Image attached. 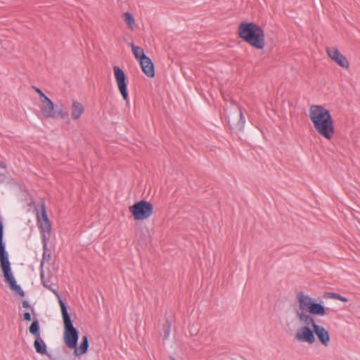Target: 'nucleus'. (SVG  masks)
Returning a JSON list of instances; mask_svg holds the SVG:
<instances>
[{"mask_svg": "<svg viewBox=\"0 0 360 360\" xmlns=\"http://www.w3.org/2000/svg\"><path fill=\"white\" fill-rule=\"evenodd\" d=\"M297 306L294 308L295 316L299 322L304 326L299 328L295 335V338L300 342L313 345L316 342L312 323L304 321V316L313 315L323 316L327 314L326 309L320 303L315 302L314 299L303 291L296 292Z\"/></svg>", "mask_w": 360, "mask_h": 360, "instance_id": "f257e3e1", "label": "nucleus"}, {"mask_svg": "<svg viewBox=\"0 0 360 360\" xmlns=\"http://www.w3.org/2000/svg\"><path fill=\"white\" fill-rule=\"evenodd\" d=\"M0 167H1V168H4V169H5V168L6 167V163H5V162H0Z\"/></svg>", "mask_w": 360, "mask_h": 360, "instance_id": "cd10ccee", "label": "nucleus"}, {"mask_svg": "<svg viewBox=\"0 0 360 360\" xmlns=\"http://www.w3.org/2000/svg\"><path fill=\"white\" fill-rule=\"evenodd\" d=\"M171 359H172V360H175V359H174V358H173V357H171Z\"/></svg>", "mask_w": 360, "mask_h": 360, "instance_id": "c756f323", "label": "nucleus"}, {"mask_svg": "<svg viewBox=\"0 0 360 360\" xmlns=\"http://www.w3.org/2000/svg\"><path fill=\"white\" fill-rule=\"evenodd\" d=\"M34 346L37 353L41 354H47L46 345L41 338V336L35 338Z\"/></svg>", "mask_w": 360, "mask_h": 360, "instance_id": "2eb2a0df", "label": "nucleus"}, {"mask_svg": "<svg viewBox=\"0 0 360 360\" xmlns=\"http://www.w3.org/2000/svg\"><path fill=\"white\" fill-rule=\"evenodd\" d=\"M113 72L117 88L123 99L126 101H128L126 75L120 67L116 65L113 67Z\"/></svg>", "mask_w": 360, "mask_h": 360, "instance_id": "9d476101", "label": "nucleus"}, {"mask_svg": "<svg viewBox=\"0 0 360 360\" xmlns=\"http://www.w3.org/2000/svg\"><path fill=\"white\" fill-rule=\"evenodd\" d=\"M22 306L23 308L30 309L31 311L34 313V308L30 305L29 302L27 300L22 301Z\"/></svg>", "mask_w": 360, "mask_h": 360, "instance_id": "a878e982", "label": "nucleus"}, {"mask_svg": "<svg viewBox=\"0 0 360 360\" xmlns=\"http://www.w3.org/2000/svg\"><path fill=\"white\" fill-rule=\"evenodd\" d=\"M4 227H0V266L3 271L5 281L8 284L10 288L16 294L23 297L24 291L16 283V281L11 272V263L8 259V253L3 243Z\"/></svg>", "mask_w": 360, "mask_h": 360, "instance_id": "20e7f679", "label": "nucleus"}, {"mask_svg": "<svg viewBox=\"0 0 360 360\" xmlns=\"http://www.w3.org/2000/svg\"><path fill=\"white\" fill-rule=\"evenodd\" d=\"M41 281H42V283H43L44 286L45 288H46L47 289H49V290H51V291H52V292H53V293L57 296V297L58 298V300H59V299H60V295H59V294L57 292V291L51 288V285L49 284V281H45V280L44 279V274H43L42 273L41 274Z\"/></svg>", "mask_w": 360, "mask_h": 360, "instance_id": "4be33fe9", "label": "nucleus"}, {"mask_svg": "<svg viewBox=\"0 0 360 360\" xmlns=\"http://www.w3.org/2000/svg\"><path fill=\"white\" fill-rule=\"evenodd\" d=\"M326 53L329 58L339 66L346 69L349 68V63L347 58L337 48L328 47L326 49Z\"/></svg>", "mask_w": 360, "mask_h": 360, "instance_id": "9b49d317", "label": "nucleus"}, {"mask_svg": "<svg viewBox=\"0 0 360 360\" xmlns=\"http://www.w3.org/2000/svg\"><path fill=\"white\" fill-rule=\"evenodd\" d=\"M309 117L316 131L327 140L335 134L333 120L328 110L322 105H312L309 110Z\"/></svg>", "mask_w": 360, "mask_h": 360, "instance_id": "f03ea898", "label": "nucleus"}, {"mask_svg": "<svg viewBox=\"0 0 360 360\" xmlns=\"http://www.w3.org/2000/svg\"><path fill=\"white\" fill-rule=\"evenodd\" d=\"M47 240L48 238L46 236H43V249H44V253H43V260L41 262V265L43 264L44 261L46 260L49 261L51 258V254L49 252H47Z\"/></svg>", "mask_w": 360, "mask_h": 360, "instance_id": "aec40b11", "label": "nucleus"}, {"mask_svg": "<svg viewBox=\"0 0 360 360\" xmlns=\"http://www.w3.org/2000/svg\"><path fill=\"white\" fill-rule=\"evenodd\" d=\"M84 108L82 103L73 101L71 105V117L72 120H78L84 113Z\"/></svg>", "mask_w": 360, "mask_h": 360, "instance_id": "ddd939ff", "label": "nucleus"}, {"mask_svg": "<svg viewBox=\"0 0 360 360\" xmlns=\"http://www.w3.org/2000/svg\"><path fill=\"white\" fill-rule=\"evenodd\" d=\"M131 46L133 54L134 55L135 58L139 60V62L143 57H147V56H146L144 53L143 49L140 46H135L134 43L131 44Z\"/></svg>", "mask_w": 360, "mask_h": 360, "instance_id": "f3484780", "label": "nucleus"}, {"mask_svg": "<svg viewBox=\"0 0 360 360\" xmlns=\"http://www.w3.org/2000/svg\"><path fill=\"white\" fill-rule=\"evenodd\" d=\"M32 89H34V91L39 94L40 101L47 98V96L42 92V91L40 89L36 86H32Z\"/></svg>", "mask_w": 360, "mask_h": 360, "instance_id": "393cba45", "label": "nucleus"}, {"mask_svg": "<svg viewBox=\"0 0 360 360\" xmlns=\"http://www.w3.org/2000/svg\"><path fill=\"white\" fill-rule=\"evenodd\" d=\"M40 111L45 118L64 119L68 116V112L63 110V105H54V103L47 97L41 100Z\"/></svg>", "mask_w": 360, "mask_h": 360, "instance_id": "423d86ee", "label": "nucleus"}, {"mask_svg": "<svg viewBox=\"0 0 360 360\" xmlns=\"http://www.w3.org/2000/svg\"><path fill=\"white\" fill-rule=\"evenodd\" d=\"M304 321H307V323H312V328L314 331L320 342L325 347H328L330 343V335L328 331L323 326L317 325L315 323L313 316H304L302 317Z\"/></svg>", "mask_w": 360, "mask_h": 360, "instance_id": "6e6552de", "label": "nucleus"}, {"mask_svg": "<svg viewBox=\"0 0 360 360\" xmlns=\"http://www.w3.org/2000/svg\"><path fill=\"white\" fill-rule=\"evenodd\" d=\"M29 332L35 338L40 336L39 322L38 319H34L29 327Z\"/></svg>", "mask_w": 360, "mask_h": 360, "instance_id": "6ab92c4d", "label": "nucleus"}, {"mask_svg": "<svg viewBox=\"0 0 360 360\" xmlns=\"http://www.w3.org/2000/svg\"><path fill=\"white\" fill-rule=\"evenodd\" d=\"M229 125L230 128L236 131H242L245 126V117L240 107L237 106V110L229 115Z\"/></svg>", "mask_w": 360, "mask_h": 360, "instance_id": "1a4fd4ad", "label": "nucleus"}, {"mask_svg": "<svg viewBox=\"0 0 360 360\" xmlns=\"http://www.w3.org/2000/svg\"><path fill=\"white\" fill-rule=\"evenodd\" d=\"M89 348V340L86 335L82 337V342L78 347H75L74 350V354L75 356H80L87 352Z\"/></svg>", "mask_w": 360, "mask_h": 360, "instance_id": "4468645a", "label": "nucleus"}, {"mask_svg": "<svg viewBox=\"0 0 360 360\" xmlns=\"http://www.w3.org/2000/svg\"><path fill=\"white\" fill-rule=\"evenodd\" d=\"M23 319L25 321H31V315H30V313L29 312H25L23 314Z\"/></svg>", "mask_w": 360, "mask_h": 360, "instance_id": "bb28decb", "label": "nucleus"}, {"mask_svg": "<svg viewBox=\"0 0 360 360\" xmlns=\"http://www.w3.org/2000/svg\"><path fill=\"white\" fill-rule=\"evenodd\" d=\"M240 38L252 47L261 50L265 46V35L263 29L254 22H242L238 28Z\"/></svg>", "mask_w": 360, "mask_h": 360, "instance_id": "7ed1b4c3", "label": "nucleus"}, {"mask_svg": "<svg viewBox=\"0 0 360 360\" xmlns=\"http://www.w3.org/2000/svg\"><path fill=\"white\" fill-rule=\"evenodd\" d=\"M123 18L125 22L127 25V27L129 30H134L135 27V20L132 14L128 12H125L123 13Z\"/></svg>", "mask_w": 360, "mask_h": 360, "instance_id": "a211bd4d", "label": "nucleus"}, {"mask_svg": "<svg viewBox=\"0 0 360 360\" xmlns=\"http://www.w3.org/2000/svg\"><path fill=\"white\" fill-rule=\"evenodd\" d=\"M38 222L39 223L40 230L42 234V236L45 235V233H49L51 230V224L49 220L47 221H41L40 218L38 217Z\"/></svg>", "mask_w": 360, "mask_h": 360, "instance_id": "dca6fc26", "label": "nucleus"}, {"mask_svg": "<svg viewBox=\"0 0 360 360\" xmlns=\"http://www.w3.org/2000/svg\"><path fill=\"white\" fill-rule=\"evenodd\" d=\"M41 218L40 219L41 221L49 220L48 218V216L46 214V212L44 203H42L41 205Z\"/></svg>", "mask_w": 360, "mask_h": 360, "instance_id": "5701e85b", "label": "nucleus"}, {"mask_svg": "<svg viewBox=\"0 0 360 360\" xmlns=\"http://www.w3.org/2000/svg\"><path fill=\"white\" fill-rule=\"evenodd\" d=\"M0 227H4L3 226V224H1V222L0 221Z\"/></svg>", "mask_w": 360, "mask_h": 360, "instance_id": "c85d7f7f", "label": "nucleus"}, {"mask_svg": "<svg viewBox=\"0 0 360 360\" xmlns=\"http://www.w3.org/2000/svg\"><path fill=\"white\" fill-rule=\"evenodd\" d=\"M59 304L64 324V342L68 347L73 349L77 346L79 333L74 327L66 306L61 299H59Z\"/></svg>", "mask_w": 360, "mask_h": 360, "instance_id": "39448f33", "label": "nucleus"}, {"mask_svg": "<svg viewBox=\"0 0 360 360\" xmlns=\"http://www.w3.org/2000/svg\"><path fill=\"white\" fill-rule=\"evenodd\" d=\"M129 210L136 221L147 219L152 216L154 212L153 205L144 200H140L130 206Z\"/></svg>", "mask_w": 360, "mask_h": 360, "instance_id": "0eeeda50", "label": "nucleus"}, {"mask_svg": "<svg viewBox=\"0 0 360 360\" xmlns=\"http://www.w3.org/2000/svg\"><path fill=\"white\" fill-rule=\"evenodd\" d=\"M329 295L332 298L337 299L342 302H347L348 299L345 297H342V295L337 294V293H329Z\"/></svg>", "mask_w": 360, "mask_h": 360, "instance_id": "b1692460", "label": "nucleus"}, {"mask_svg": "<svg viewBox=\"0 0 360 360\" xmlns=\"http://www.w3.org/2000/svg\"><path fill=\"white\" fill-rule=\"evenodd\" d=\"M163 340H167L170 335V331H171V324L170 323L167 321L164 325H163Z\"/></svg>", "mask_w": 360, "mask_h": 360, "instance_id": "412c9836", "label": "nucleus"}, {"mask_svg": "<svg viewBox=\"0 0 360 360\" xmlns=\"http://www.w3.org/2000/svg\"><path fill=\"white\" fill-rule=\"evenodd\" d=\"M142 71L149 77L155 76L154 65L149 57H143L140 61Z\"/></svg>", "mask_w": 360, "mask_h": 360, "instance_id": "f8f14e48", "label": "nucleus"}]
</instances>
